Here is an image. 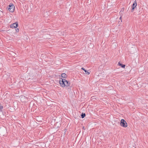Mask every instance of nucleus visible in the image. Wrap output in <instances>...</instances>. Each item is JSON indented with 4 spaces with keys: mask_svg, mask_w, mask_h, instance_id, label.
<instances>
[{
    "mask_svg": "<svg viewBox=\"0 0 148 148\" xmlns=\"http://www.w3.org/2000/svg\"><path fill=\"white\" fill-rule=\"evenodd\" d=\"M60 84L61 86L64 87L65 86H69L70 85V83L64 79H60Z\"/></svg>",
    "mask_w": 148,
    "mask_h": 148,
    "instance_id": "obj_1",
    "label": "nucleus"
},
{
    "mask_svg": "<svg viewBox=\"0 0 148 148\" xmlns=\"http://www.w3.org/2000/svg\"><path fill=\"white\" fill-rule=\"evenodd\" d=\"M15 7L12 4H10L8 6V10L11 12H14Z\"/></svg>",
    "mask_w": 148,
    "mask_h": 148,
    "instance_id": "obj_2",
    "label": "nucleus"
},
{
    "mask_svg": "<svg viewBox=\"0 0 148 148\" xmlns=\"http://www.w3.org/2000/svg\"><path fill=\"white\" fill-rule=\"evenodd\" d=\"M120 124L121 126L123 127H126L127 126V124L126 121L123 119L121 120Z\"/></svg>",
    "mask_w": 148,
    "mask_h": 148,
    "instance_id": "obj_3",
    "label": "nucleus"
},
{
    "mask_svg": "<svg viewBox=\"0 0 148 148\" xmlns=\"http://www.w3.org/2000/svg\"><path fill=\"white\" fill-rule=\"evenodd\" d=\"M18 23L16 22L13 23L12 24L10 25V27L12 28H16L18 26Z\"/></svg>",
    "mask_w": 148,
    "mask_h": 148,
    "instance_id": "obj_4",
    "label": "nucleus"
},
{
    "mask_svg": "<svg viewBox=\"0 0 148 148\" xmlns=\"http://www.w3.org/2000/svg\"><path fill=\"white\" fill-rule=\"evenodd\" d=\"M137 5V3H136V0H135L134 2V3H133V4H132V7H134V8H135L136 6Z\"/></svg>",
    "mask_w": 148,
    "mask_h": 148,
    "instance_id": "obj_5",
    "label": "nucleus"
},
{
    "mask_svg": "<svg viewBox=\"0 0 148 148\" xmlns=\"http://www.w3.org/2000/svg\"><path fill=\"white\" fill-rule=\"evenodd\" d=\"M81 69L84 71L86 74H87L88 75H89L90 74V72H89L88 71H87V70H86L83 67Z\"/></svg>",
    "mask_w": 148,
    "mask_h": 148,
    "instance_id": "obj_6",
    "label": "nucleus"
},
{
    "mask_svg": "<svg viewBox=\"0 0 148 148\" xmlns=\"http://www.w3.org/2000/svg\"><path fill=\"white\" fill-rule=\"evenodd\" d=\"M61 76L64 78H66L67 77L66 75L64 73H62L61 74Z\"/></svg>",
    "mask_w": 148,
    "mask_h": 148,
    "instance_id": "obj_7",
    "label": "nucleus"
},
{
    "mask_svg": "<svg viewBox=\"0 0 148 148\" xmlns=\"http://www.w3.org/2000/svg\"><path fill=\"white\" fill-rule=\"evenodd\" d=\"M118 64L120 66H121L122 68H124L125 67V65L124 64H122L120 63L119 62Z\"/></svg>",
    "mask_w": 148,
    "mask_h": 148,
    "instance_id": "obj_8",
    "label": "nucleus"
},
{
    "mask_svg": "<svg viewBox=\"0 0 148 148\" xmlns=\"http://www.w3.org/2000/svg\"><path fill=\"white\" fill-rule=\"evenodd\" d=\"M85 116V114H83L82 113V114L81 115V117L82 118H83Z\"/></svg>",
    "mask_w": 148,
    "mask_h": 148,
    "instance_id": "obj_9",
    "label": "nucleus"
},
{
    "mask_svg": "<svg viewBox=\"0 0 148 148\" xmlns=\"http://www.w3.org/2000/svg\"><path fill=\"white\" fill-rule=\"evenodd\" d=\"M3 108V106H2L0 105V110L1 111Z\"/></svg>",
    "mask_w": 148,
    "mask_h": 148,
    "instance_id": "obj_10",
    "label": "nucleus"
},
{
    "mask_svg": "<svg viewBox=\"0 0 148 148\" xmlns=\"http://www.w3.org/2000/svg\"><path fill=\"white\" fill-rule=\"evenodd\" d=\"M135 8H133V7H132V8L131 10V12H133V11H134V9Z\"/></svg>",
    "mask_w": 148,
    "mask_h": 148,
    "instance_id": "obj_11",
    "label": "nucleus"
},
{
    "mask_svg": "<svg viewBox=\"0 0 148 148\" xmlns=\"http://www.w3.org/2000/svg\"><path fill=\"white\" fill-rule=\"evenodd\" d=\"M16 32H18V31H19V30L18 29H16Z\"/></svg>",
    "mask_w": 148,
    "mask_h": 148,
    "instance_id": "obj_12",
    "label": "nucleus"
},
{
    "mask_svg": "<svg viewBox=\"0 0 148 148\" xmlns=\"http://www.w3.org/2000/svg\"><path fill=\"white\" fill-rule=\"evenodd\" d=\"M121 18H122V17H121V16L120 17V19H121Z\"/></svg>",
    "mask_w": 148,
    "mask_h": 148,
    "instance_id": "obj_13",
    "label": "nucleus"
}]
</instances>
